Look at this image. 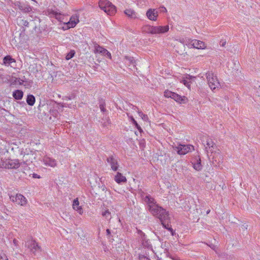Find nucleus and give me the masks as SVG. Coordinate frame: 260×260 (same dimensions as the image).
<instances>
[{
	"label": "nucleus",
	"instance_id": "obj_19",
	"mask_svg": "<svg viewBox=\"0 0 260 260\" xmlns=\"http://www.w3.org/2000/svg\"><path fill=\"white\" fill-rule=\"evenodd\" d=\"M144 200L148 205V209L150 208V206H151L156 204L154 199L150 196H146L144 199Z\"/></svg>",
	"mask_w": 260,
	"mask_h": 260
},
{
	"label": "nucleus",
	"instance_id": "obj_21",
	"mask_svg": "<svg viewBox=\"0 0 260 260\" xmlns=\"http://www.w3.org/2000/svg\"><path fill=\"white\" fill-rule=\"evenodd\" d=\"M73 208L74 210L78 211L80 214L83 213V210L81 206H79V202L78 199H76L73 201Z\"/></svg>",
	"mask_w": 260,
	"mask_h": 260
},
{
	"label": "nucleus",
	"instance_id": "obj_16",
	"mask_svg": "<svg viewBox=\"0 0 260 260\" xmlns=\"http://www.w3.org/2000/svg\"><path fill=\"white\" fill-rule=\"evenodd\" d=\"M79 21L78 16L77 15H73L71 17L70 21L68 22V26L69 28L74 27Z\"/></svg>",
	"mask_w": 260,
	"mask_h": 260
},
{
	"label": "nucleus",
	"instance_id": "obj_3",
	"mask_svg": "<svg viewBox=\"0 0 260 260\" xmlns=\"http://www.w3.org/2000/svg\"><path fill=\"white\" fill-rule=\"evenodd\" d=\"M208 84L212 90H214L220 85L217 76L212 71L208 72L206 74Z\"/></svg>",
	"mask_w": 260,
	"mask_h": 260
},
{
	"label": "nucleus",
	"instance_id": "obj_12",
	"mask_svg": "<svg viewBox=\"0 0 260 260\" xmlns=\"http://www.w3.org/2000/svg\"><path fill=\"white\" fill-rule=\"evenodd\" d=\"M206 145L207 146H206L205 149L207 152L208 153L209 151H210L211 153H213L214 148L216 146L215 144L214 143L212 140L210 138L208 139L206 141Z\"/></svg>",
	"mask_w": 260,
	"mask_h": 260
},
{
	"label": "nucleus",
	"instance_id": "obj_1",
	"mask_svg": "<svg viewBox=\"0 0 260 260\" xmlns=\"http://www.w3.org/2000/svg\"><path fill=\"white\" fill-rule=\"evenodd\" d=\"M148 209L153 216H156L159 219L161 224L165 221H168L170 218L168 212L157 204L150 206V208Z\"/></svg>",
	"mask_w": 260,
	"mask_h": 260
},
{
	"label": "nucleus",
	"instance_id": "obj_14",
	"mask_svg": "<svg viewBox=\"0 0 260 260\" xmlns=\"http://www.w3.org/2000/svg\"><path fill=\"white\" fill-rule=\"evenodd\" d=\"M190 45L192 46L193 48L197 49H203L205 47L204 42L197 40L191 41Z\"/></svg>",
	"mask_w": 260,
	"mask_h": 260
},
{
	"label": "nucleus",
	"instance_id": "obj_47",
	"mask_svg": "<svg viewBox=\"0 0 260 260\" xmlns=\"http://www.w3.org/2000/svg\"><path fill=\"white\" fill-rule=\"evenodd\" d=\"M13 242L15 244H16L17 240L16 239H14Z\"/></svg>",
	"mask_w": 260,
	"mask_h": 260
},
{
	"label": "nucleus",
	"instance_id": "obj_8",
	"mask_svg": "<svg viewBox=\"0 0 260 260\" xmlns=\"http://www.w3.org/2000/svg\"><path fill=\"white\" fill-rule=\"evenodd\" d=\"M27 246L34 253H35V252L38 250H41V247L35 240H30L28 241Z\"/></svg>",
	"mask_w": 260,
	"mask_h": 260
},
{
	"label": "nucleus",
	"instance_id": "obj_32",
	"mask_svg": "<svg viewBox=\"0 0 260 260\" xmlns=\"http://www.w3.org/2000/svg\"><path fill=\"white\" fill-rule=\"evenodd\" d=\"M75 51L73 50H72L70 51V52H69L66 56V59L67 60H69L70 59H71L72 58H73L74 57V56L75 55Z\"/></svg>",
	"mask_w": 260,
	"mask_h": 260
},
{
	"label": "nucleus",
	"instance_id": "obj_15",
	"mask_svg": "<svg viewBox=\"0 0 260 260\" xmlns=\"http://www.w3.org/2000/svg\"><path fill=\"white\" fill-rule=\"evenodd\" d=\"M15 5L16 7H17L20 10L24 12H29L31 10L30 6L22 4L19 2H17L15 3Z\"/></svg>",
	"mask_w": 260,
	"mask_h": 260
},
{
	"label": "nucleus",
	"instance_id": "obj_23",
	"mask_svg": "<svg viewBox=\"0 0 260 260\" xmlns=\"http://www.w3.org/2000/svg\"><path fill=\"white\" fill-rule=\"evenodd\" d=\"M107 49L104 48L103 47L100 46L97 44H94V52L95 53H99L104 55V54L107 53Z\"/></svg>",
	"mask_w": 260,
	"mask_h": 260
},
{
	"label": "nucleus",
	"instance_id": "obj_5",
	"mask_svg": "<svg viewBox=\"0 0 260 260\" xmlns=\"http://www.w3.org/2000/svg\"><path fill=\"white\" fill-rule=\"evenodd\" d=\"M10 199L12 202L21 206H25L27 203L26 199L21 194H17L15 196H11Z\"/></svg>",
	"mask_w": 260,
	"mask_h": 260
},
{
	"label": "nucleus",
	"instance_id": "obj_13",
	"mask_svg": "<svg viewBox=\"0 0 260 260\" xmlns=\"http://www.w3.org/2000/svg\"><path fill=\"white\" fill-rule=\"evenodd\" d=\"M43 162L45 165L51 167H54L56 166L57 164L55 159L48 156L44 157Z\"/></svg>",
	"mask_w": 260,
	"mask_h": 260
},
{
	"label": "nucleus",
	"instance_id": "obj_25",
	"mask_svg": "<svg viewBox=\"0 0 260 260\" xmlns=\"http://www.w3.org/2000/svg\"><path fill=\"white\" fill-rule=\"evenodd\" d=\"M170 223V218H169L168 219V221H165L164 222L162 223L161 224L165 229L170 231L172 235L173 236L175 234V232L171 228Z\"/></svg>",
	"mask_w": 260,
	"mask_h": 260
},
{
	"label": "nucleus",
	"instance_id": "obj_24",
	"mask_svg": "<svg viewBox=\"0 0 260 260\" xmlns=\"http://www.w3.org/2000/svg\"><path fill=\"white\" fill-rule=\"evenodd\" d=\"M23 92L20 90H16L13 92V96L16 100H21L23 98Z\"/></svg>",
	"mask_w": 260,
	"mask_h": 260
},
{
	"label": "nucleus",
	"instance_id": "obj_26",
	"mask_svg": "<svg viewBox=\"0 0 260 260\" xmlns=\"http://www.w3.org/2000/svg\"><path fill=\"white\" fill-rule=\"evenodd\" d=\"M154 26H151V25H147L144 26L143 27V30L144 31H145L147 33L154 35Z\"/></svg>",
	"mask_w": 260,
	"mask_h": 260
},
{
	"label": "nucleus",
	"instance_id": "obj_30",
	"mask_svg": "<svg viewBox=\"0 0 260 260\" xmlns=\"http://www.w3.org/2000/svg\"><path fill=\"white\" fill-rule=\"evenodd\" d=\"M172 99H174L175 101H176L178 103H181L184 101L183 99L182 98V96L175 92H173V94H172Z\"/></svg>",
	"mask_w": 260,
	"mask_h": 260
},
{
	"label": "nucleus",
	"instance_id": "obj_10",
	"mask_svg": "<svg viewBox=\"0 0 260 260\" xmlns=\"http://www.w3.org/2000/svg\"><path fill=\"white\" fill-rule=\"evenodd\" d=\"M154 35L162 34L169 31V26L168 25L165 26H154Z\"/></svg>",
	"mask_w": 260,
	"mask_h": 260
},
{
	"label": "nucleus",
	"instance_id": "obj_29",
	"mask_svg": "<svg viewBox=\"0 0 260 260\" xmlns=\"http://www.w3.org/2000/svg\"><path fill=\"white\" fill-rule=\"evenodd\" d=\"M124 13L125 15H126L127 16L132 18H135L136 17V14L135 12L132 9H126L124 11Z\"/></svg>",
	"mask_w": 260,
	"mask_h": 260
},
{
	"label": "nucleus",
	"instance_id": "obj_36",
	"mask_svg": "<svg viewBox=\"0 0 260 260\" xmlns=\"http://www.w3.org/2000/svg\"><path fill=\"white\" fill-rule=\"evenodd\" d=\"M0 260H8L7 256L4 253L0 254Z\"/></svg>",
	"mask_w": 260,
	"mask_h": 260
},
{
	"label": "nucleus",
	"instance_id": "obj_20",
	"mask_svg": "<svg viewBox=\"0 0 260 260\" xmlns=\"http://www.w3.org/2000/svg\"><path fill=\"white\" fill-rule=\"evenodd\" d=\"M115 181L118 184L122 182H126V178L123 176L120 173L118 172L115 176Z\"/></svg>",
	"mask_w": 260,
	"mask_h": 260
},
{
	"label": "nucleus",
	"instance_id": "obj_22",
	"mask_svg": "<svg viewBox=\"0 0 260 260\" xmlns=\"http://www.w3.org/2000/svg\"><path fill=\"white\" fill-rule=\"evenodd\" d=\"M194 78V77H193L189 75H186L185 78L183 79L181 81V82L183 83V84L185 85L186 87L189 88L190 86V80Z\"/></svg>",
	"mask_w": 260,
	"mask_h": 260
},
{
	"label": "nucleus",
	"instance_id": "obj_42",
	"mask_svg": "<svg viewBox=\"0 0 260 260\" xmlns=\"http://www.w3.org/2000/svg\"><path fill=\"white\" fill-rule=\"evenodd\" d=\"M248 225L247 224H243L241 226L243 230H247Z\"/></svg>",
	"mask_w": 260,
	"mask_h": 260
},
{
	"label": "nucleus",
	"instance_id": "obj_11",
	"mask_svg": "<svg viewBox=\"0 0 260 260\" xmlns=\"http://www.w3.org/2000/svg\"><path fill=\"white\" fill-rule=\"evenodd\" d=\"M124 61L125 63L129 67L131 70L135 69L136 67V61L133 57L125 56L124 57Z\"/></svg>",
	"mask_w": 260,
	"mask_h": 260
},
{
	"label": "nucleus",
	"instance_id": "obj_46",
	"mask_svg": "<svg viewBox=\"0 0 260 260\" xmlns=\"http://www.w3.org/2000/svg\"><path fill=\"white\" fill-rule=\"evenodd\" d=\"M65 99L66 100H71V99L68 96H65Z\"/></svg>",
	"mask_w": 260,
	"mask_h": 260
},
{
	"label": "nucleus",
	"instance_id": "obj_7",
	"mask_svg": "<svg viewBox=\"0 0 260 260\" xmlns=\"http://www.w3.org/2000/svg\"><path fill=\"white\" fill-rule=\"evenodd\" d=\"M146 15L148 19L152 21H156L158 16V11L155 9H148Z\"/></svg>",
	"mask_w": 260,
	"mask_h": 260
},
{
	"label": "nucleus",
	"instance_id": "obj_35",
	"mask_svg": "<svg viewBox=\"0 0 260 260\" xmlns=\"http://www.w3.org/2000/svg\"><path fill=\"white\" fill-rule=\"evenodd\" d=\"M139 116L142 117L143 119H145L146 118H147V115L146 114H144L142 112H138Z\"/></svg>",
	"mask_w": 260,
	"mask_h": 260
},
{
	"label": "nucleus",
	"instance_id": "obj_34",
	"mask_svg": "<svg viewBox=\"0 0 260 260\" xmlns=\"http://www.w3.org/2000/svg\"><path fill=\"white\" fill-rule=\"evenodd\" d=\"M173 94V92H172V91H169L168 90H166L164 92V96L166 98H172Z\"/></svg>",
	"mask_w": 260,
	"mask_h": 260
},
{
	"label": "nucleus",
	"instance_id": "obj_37",
	"mask_svg": "<svg viewBox=\"0 0 260 260\" xmlns=\"http://www.w3.org/2000/svg\"><path fill=\"white\" fill-rule=\"evenodd\" d=\"M3 159V157L2 156V152H0V160L2 161ZM3 167H4V164L3 162H0V167L3 168Z\"/></svg>",
	"mask_w": 260,
	"mask_h": 260
},
{
	"label": "nucleus",
	"instance_id": "obj_4",
	"mask_svg": "<svg viewBox=\"0 0 260 260\" xmlns=\"http://www.w3.org/2000/svg\"><path fill=\"white\" fill-rule=\"evenodd\" d=\"M175 149L178 154L184 155L194 150V146L191 145L180 144L178 147H176Z\"/></svg>",
	"mask_w": 260,
	"mask_h": 260
},
{
	"label": "nucleus",
	"instance_id": "obj_38",
	"mask_svg": "<svg viewBox=\"0 0 260 260\" xmlns=\"http://www.w3.org/2000/svg\"><path fill=\"white\" fill-rule=\"evenodd\" d=\"M139 260H150V259L144 255H141V256H139Z\"/></svg>",
	"mask_w": 260,
	"mask_h": 260
},
{
	"label": "nucleus",
	"instance_id": "obj_48",
	"mask_svg": "<svg viewBox=\"0 0 260 260\" xmlns=\"http://www.w3.org/2000/svg\"><path fill=\"white\" fill-rule=\"evenodd\" d=\"M225 43H226V42H223V43H222V46H224L225 45Z\"/></svg>",
	"mask_w": 260,
	"mask_h": 260
},
{
	"label": "nucleus",
	"instance_id": "obj_41",
	"mask_svg": "<svg viewBox=\"0 0 260 260\" xmlns=\"http://www.w3.org/2000/svg\"><path fill=\"white\" fill-rule=\"evenodd\" d=\"M209 246L212 249H213L214 250H215V249L216 248V246L213 244H210L209 245Z\"/></svg>",
	"mask_w": 260,
	"mask_h": 260
},
{
	"label": "nucleus",
	"instance_id": "obj_6",
	"mask_svg": "<svg viewBox=\"0 0 260 260\" xmlns=\"http://www.w3.org/2000/svg\"><path fill=\"white\" fill-rule=\"evenodd\" d=\"M107 161L110 165L111 169L114 171H117L118 169V162L114 155H109L107 158Z\"/></svg>",
	"mask_w": 260,
	"mask_h": 260
},
{
	"label": "nucleus",
	"instance_id": "obj_17",
	"mask_svg": "<svg viewBox=\"0 0 260 260\" xmlns=\"http://www.w3.org/2000/svg\"><path fill=\"white\" fill-rule=\"evenodd\" d=\"M16 60L14 58H13L10 55H7L3 58V64L5 66H10L12 67V63H15Z\"/></svg>",
	"mask_w": 260,
	"mask_h": 260
},
{
	"label": "nucleus",
	"instance_id": "obj_28",
	"mask_svg": "<svg viewBox=\"0 0 260 260\" xmlns=\"http://www.w3.org/2000/svg\"><path fill=\"white\" fill-rule=\"evenodd\" d=\"M102 215L108 221H110L112 218L111 212L108 209H105L102 212Z\"/></svg>",
	"mask_w": 260,
	"mask_h": 260
},
{
	"label": "nucleus",
	"instance_id": "obj_44",
	"mask_svg": "<svg viewBox=\"0 0 260 260\" xmlns=\"http://www.w3.org/2000/svg\"><path fill=\"white\" fill-rule=\"evenodd\" d=\"M23 24L26 26H27L28 25V22L26 20H24V21L23 20Z\"/></svg>",
	"mask_w": 260,
	"mask_h": 260
},
{
	"label": "nucleus",
	"instance_id": "obj_39",
	"mask_svg": "<svg viewBox=\"0 0 260 260\" xmlns=\"http://www.w3.org/2000/svg\"><path fill=\"white\" fill-rule=\"evenodd\" d=\"M106 52H107V53L104 54V55L107 56V57H108L109 58H111V53L107 50Z\"/></svg>",
	"mask_w": 260,
	"mask_h": 260
},
{
	"label": "nucleus",
	"instance_id": "obj_31",
	"mask_svg": "<svg viewBox=\"0 0 260 260\" xmlns=\"http://www.w3.org/2000/svg\"><path fill=\"white\" fill-rule=\"evenodd\" d=\"M106 107V103L105 100L103 99H100L99 100V107L100 108V110L101 112L105 113L107 111V110L105 108Z\"/></svg>",
	"mask_w": 260,
	"mask_h": 260
},
{
	"label": "nucleus",
	"instance_id": "obj_27",
	"mask_svg": "<svg viewBox=\"0 0 260 260\" xmlns=\"http://www.w3.org/2000/svg\"><path fill=\"white\" fill-rule=\"evenodd\" d=\"M36 99L35 96L32 94H29L27 96L26 102L29 106H33L35 103Z\"/></svg>",
	"mask_w": 260,
	"mask_h": 260
},
{
	"label": "nucleus",
	"instance_id": "obj_18",
	"mask_svg": "<svg viewBox=\"0 0 260 260\" xmlns=\"http://www.w3.org/2000/svg\"><path fill=\"white\" fill-rule=\"evenodd\" d=\"M193 168L197 171H200L202 169L201 159L199 156H197L194 158L193 162Z\"/></svg>",
	"mask_w": 260,
	"mask_h": 260
},
{
	"label": "nucleus",
	"instance_id": "obj_2",
	"mask_svg": "<svg viewBox=\"0 0 260 260\" xmlns=\"http://www.w3.org/2000/svg\"><path fill=\"white\" fill-rule=\"evenodd\" d=\"M99 6L108 15H113L116 12L115 6L108 0H100L99 2Z\"/></svg>",
	"mask_w": 260,
	"mask_h": 260
},
{
	"label": "nucleus",
	"instance_id": "obj_40",
	"mask_svg": "<svg viewBox=\"0 0 260 260\" xmlns=\"http://www.w3.org/2000/svg\"><path fill=\"white\" fill-rule=\"evenodd\" d=\"M106 233H107V236L108 237V238H110L111 237V231L110 230L108 229L106 230Z\"/></svg>",
	"mask_w": 260,
	"mask_h": 260
},
{
	"label": "nucleus",
	"instance_id": "obj_9",
	"mask_svg": "<svg viewBox=\"0 0 260 260\" xmlns=\"http://www.w3.org/2000/svg\"><path fill=\"white\" fill-rule=\"evenodd\" d=\"M1 162H3L4 164V167H6L7 166H8V168H11V169H17L19 167L20 162H19V160L18 159H11L10 160L8 161V164H5L3 160L1 161Z\"/></svg>",
	"mask_w": 260,
	"mask_h": 260
},
{
	"label": "nucleus",
	"instance_id": "obj_43",
	"mask_svg": "<svg viewBox=\"0 0 260 260\" xmlns=\"http://www.w3.org/2000/svg\"><path fill=\"white\" fill-rule=\"evenodd\" d=\"M107 124H110V119L108 118V119L107 120V122H104L103 124V126H106L107 125Z\"/></svg>",
	"mask_w": 260,
	"mask_h": 260
},
{
	"label": "nucleus",
	"instance_id": "obj_45",
	"mask_svg": "<svg viewBox=\"0 0 260 260\" xmlns=\"http://www.w3.org/2000/svg\"><path fill=\"white\" fill-rule=\"evenodd\" d=\"M162 9H163V10H162V11H163V12H167V9H166V8L165 7H162Z\"/></svg>",
	"mask_w": 260,
	"mask_h": 260
},
{
	"label": "nucleus",
	"instance_id": "obj_33",
	"mask_svg": "<svg viewBox=\"0 0 260 260\" xmlns=\"http://www.w3.org/2000/svg\"><path fill=\"white\" fill-rule=\"evenodd\" d=\"M132 121L133 122V124L136 126V127L137 128V129L141 132L142 131V129L141 127V126L138 124L137 122L135 120V119L132 117L131 118Z\"/></svg>",
	"mask_w": 260,
	"mask_h": 260
}]
</instances>
